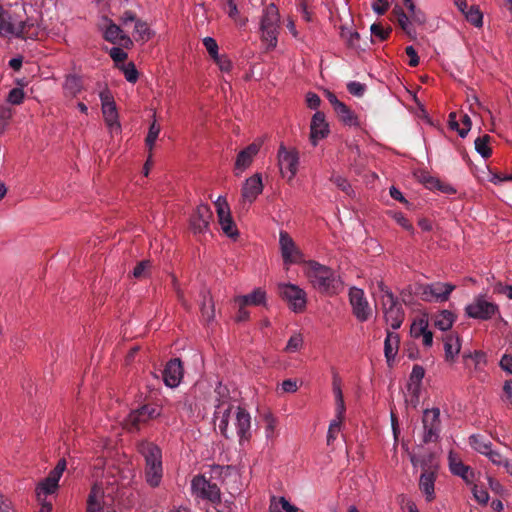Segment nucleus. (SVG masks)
I'll list each match as a JSON object with an SVG mask.
<instances>
[{"mask_svg":"<svg viewBox=\"0 0 512 512\" xmlns=\"http://www.w3.org/2000/svg\"><path fill=\"white\" fill-rule=\"evenodd\" d=\"M218 395L215 405L214 418L219 421L218 428L225 438H230L233 432L229 430V421L232 420L239 437V444L243 445L251 439V416L240 406H235V400L229 395L226 387L219 386L216 389Z\"/></svg>","mask_w":512,"mask_h":512,"instance_id":"f257e3e1","label":"nucleus"},{"mask_svg":"<svg viewBox=\"0 0 512 512\" xmlns=\"http://www.w3.org/2000/svg\"><path fill=\"white\" fill-rule=\"evenodd\" d=\"M306 265V276L312 286L320 293L335 295L343 289L340 277L330 267L316 261H308Z\"/></svg>","mask_w":512,"mask_h":512,"instance_id":"f03ea898","label":"nucleus"},{"mask_svg":"<svg viewBox=\"0 0 512 512\" xmlns=\"http://www.w3.org/2000/svg\"><path fill=\"white\" fill-rule=\"evenodd\" d=\"M139 453L145 459V479L151 487H158L163 476L161 449L149 441H142L138 445Z\"/></svg>","mask_w":512,"mask_h":512,"instance_id":"7ed1b4c3","label":"nucleus"},{"mask_svg":"<svg viewBox=\"0 0 512 512\" xmlns=\"http://www.w3.org/2000/svg\"><path fill=\"white\" fill-rule=\"evenodd\" d=\"M455 285L450 283L435 282L431 284H416L414 295L425 302H444L449 299Z\"/></svg>","mask_w":512,"mask_h":512,"instance_id":"20e7f679","label":"nucleus"},{"mask_svg":"<svg viewBox=\"0 0 512 512\" xmlns=\"http://www.w3.org/2000/svg\"><path fill=\"white\" fill-rule=\"evenodd\" d=\"M279 12L277 7L271 3L263 10L261 18L262 39L268 43L269 48H275L277 45V34L279 29Z\"/></svg>","mask_w":512,"mask_h":512,"instance_id":"39448f33","label":"nucleus"},{"mask_svg":"<svg viewBox=\"0 0 512 512\" xmlns=\"http://www.w3.org/2000/svg\"><path fill=\"white\" fill-rule=\"evenodd\" d=\"M191 492L196 499L209 501L213 505L221 502V491L216 483L204 475H196L191 481Z\"/></svg>","mask_w":512,"mask_h":512,"instance_id":"423d86ee","label":"nucleus"},{"mask_svg":"<svg viewBox=\"0 0 512 512\" xmlns=\"http://www.w3.org/2000/svg\"><path fill=\"white\" fill-rule=\"evenodd\" d=\"M161 415V408L157 404H144L132 410L125 419V428L130 431L140 430L142 425Z\"/></svg>","mask_w":512,"mask_h":512,"instance_id":"0eeeda50","label":"nucleus"},{"mask_svg":"<svg viewBox=\"0 0 512 512\" xmlns=\"http://www.w3.org/2000/svg\"><path fill=\"white\" fill-rule=\"evenodd\" d=\"M423 443L436 442L441 432L439 408L425 409L422 416Z\"/></svg>","mask_w":512,"mask_h":512,"instance_id":"6e6552de","label":"nucleus"},{"mask_svg":"<svg viewBox=\"0 0 512 512\" xmlns=\"http://www.w3.org/2000/svg\"><path fill=\"white\" fill-rule=\"evenodd\" d=\"M278 293L294 312H302L306 307V292L294 284L281 283Z\"/></svg>","mask_w":512,"mask_h":512,"instance_id":"1a4fd4ad","label":"nucleus"},{"mask_svg":"<svg viewBox=\"0 0 512 512\" xmlns=\"http://www.w3.org/2000/svg\"><path fill=\"white\" fill-rule=\"evenodd\" d=\"M465 311L470 318L489 320L499 313V307L480 295L475 297L473 302L466 306Z\"/></svg>","mask_w":512,"mask_h":512,"instance_id":"9d476101","label":"nucleus"},{"mask_svg":"<svg viewBox=\"0 0 512 512\" xmlns=\"http://www.w3.org/2000/svg\"><path fill=\"white\" fill-rule=\"evenodd\" d=\"M349 301L352 307L353 315L357 318V320L360 322H365L370 318L372 314V308L362 289L357 287L350 288Z\"/></svg>","mask_w":512,"mask_h":512,"instance_id":"9b49d317","label":"nucleus"},{"mask_svg":"<svg viewBox=\"0 0 512 512\" xmlns=\"http://www.w3.org/2000/svg\"><path fill=\"white\" fill-rule=\"evenodd\" d=\"M277 156L281 174L285 176L288 173V181H291L298 170V151L296 149H287L283 144H281Z\"/></svg>","mask_w":512,"mask_h":512,"instance_id":"f8f14e48","label":"nucleus"},{"mask_svg":"<svg viewBox=\"0 0 512 512\" xmlns=\"http://www.w3.org/2000/svg\"><path fill=\"white\" fill-rule=\"evenodd\" d=\"M279 244L281 255L285 264H298L304 261L303 253L296 246L294 240L287 232H280Z\"/></svg>","mask_w":512,"mask_h":512,"instance_id":"ddd939ff","label":"nucleus"},{"mask_svg":"<svg viewBox=\"0 0 512 512\" xmlns=\"http://www.w3.org/2000/svg\"><path fill=\"white\" fill-rule=\"evenodd\" d=\"M218 222L223 232L230 238H236L238 236V230L231 217L230 209L225 198L218 197L215 202Z\"/></svg>","mask_w":512,"mask_h":512,"instance_id":"4468645a","label":"nucleus"},{"mask_svg":"<svg viewBox=\"0 0 512 512\" xmlns=\"http://www.w3.org/2000/svg\"><path fill=\"white\" fill-rule=\"evenodd\" d=\"M102 102V112L106 124L109 126L111 132H120L121 125L118 121V112L115 106V102L107 93L100 94Z\"/></svg>","mask_w":512,"mask_h":512,"instance_id":"2eb2a0df","label":"nucleus"},{"mask_svg":"<svg viewBox=\"0 0 512 512\" xmlns=\"http://www.w3.org/2000/svg\"><path fill=\"white\" fill-rule=\"evenodd\" d=\"M212 215V211L208 205L200 204L190 218L192 231L196 234L208 230Z\"/></svg>","mask_w":512,"mask_h":512,"instance_id":"dca6fc26","label":"nucleus"},{"mask_svg":"<svg viewBox=\"0 0 512 512\" xmlns=\"http://www.w3.org/2000/svg\"><path fill=\"white\" fill-rule=\"evenodd\" d=\"M163 381L170 388L177 387L183 377V367L179 358L171 359L162 371Z\"/></svg>","mask_w":512,"mask_h":512,"instance_id":"f3484780","label":"nucleus"},{"mask_svg":"<svg viewBox=\"0 0 512 512\" xmlns=\"http://www.w3.org/2000/svg\"><path fill=\"white\" fill-rule=\"evenodd\" d=\"M104 38L106 41L112 44H119L125 49H131L133 47V40L124 33L121 25H117L112 21L105 29Z\"/></svg>","mask_w":512,"mask_h":512,"instance_id":"a211bd4d","label":"nucleus"},{"mask_svg":"<svg viewBox=\"0 0 512 512\" xmlns=\"http://www.w3.org/2000/svg\"><path fill=\"white\" fill-rule=\"evenodd\" d=\"M259 150V144L251 143L238 153L234 165V173L236 176H239L252 164L253 159L258 154Z\"/></svg>","mask_w":512,"mask_h":512,"instance_id":"6ab92c4d","label":"nucleus"},{"mask_svg":"<svg viewBox=\"0 0 512 512\" xmlns=\"http://www.w3.org/2000/svg\"><path fill=\"white\" fill-rule=\"evenodd\" d=\"M263 191L262 178L259 173L249 177L242 187V199L243 202L251 204Z\"/></svg>","mask_w":512,"mask_h":512,"instance_id":"aec40b11","label":"nucleus"},{"mask_svg":"<svg viewBox=\"0 0 512 512\" xmlns=\"http://www.w3.org/2000/svg\"><path fill=\"white\" fill-rule=\"evenodd\" d=\"M18 19L8 10L0 6V36H15L18 38L21 30H18Z\"/></svg>","mask_w":512,"mask_h":512,"instance_id":"412c9836","label":"nucleus"},{"mask_svg":"<svg viewBox=\"0 0 512 512\" xmlns=\"http://www.w3.org/2000/svg\"><path fill=\"white\" fill-rule=\"evenodd\" d=\"M328 124L325 121V115L321 111H317L311 120L310 124V140L314 146L318 141L328 134Z\"/></svg>","mask_w":512,"mask_h":512,"instance_id":"4be33fe9","label":"nucleus"},{"mask_svg":"<svg viewBox=\"0 0 512 512\" xmlns=\"http://www.w3.org/2000/svg\"><path fill=\"white\" fill-rule=\"evenodd\" d=\"M449 468L452 474L461 477L465 482L471 483L475 473L470 466L465 465L460 458L453 453L449 454Z\"/></svg>","mask_w":512,"mask_h":512,"instance_id":"5701e85b","label":"nucleus"},{"mask_svg":"<svg viewBox=\"0 0 512 512\" xmlns=\"http://www.w3.org/2000/svg\"><path fill=\"white\" fill-rule=\"evenodd\" d=\"M392 15L405 34L412 40L416 39V31L411 24L409 15L404 12L403 8L396 5L392 10Z\"/></svg>","mask_w":512,"mask_h":512,"instance_id":"b1692460","label":"nucleus"},{"mask_svg":"<svg viewBox=\"0 0 512 512\" xmlns=\"http://www.w3.org/2000/svg\"><path fill=\"white\" fill-rule=\"evenodd\" d=\"M411 463L414 467H420L422 473H436L438 463L433 454H425L422 456H411Z\"/></svg>","mask_w":512,"mask_h":512,"instance_id":"393cba45","label":"nucleus"},{"mask_svg":"<svg viewBox=\"0 0 512 512\" xmlns=\"http://www.w3.org/2000/svg\"><path fill=\"white\" fill-rule=\"evenodd\" d=\"M202 304H201V315L206 323H210L215 317V306L214 301L210 293L206 290L201 292Z\"/></svg>","mask_w":512,"mask_h":512,"instance_id":"a878e982","label":"nucleus"},{"mask_svg":"<svg viewBox=\"0 0 512 512\" xmlns=\"http://www.w3.org/2000/svg\"><path fill=\"white\" fill-rule=\"evenodd\" d=\"M460 341L457 335L447 334L444 338V350L447 361H453L455 356L460 352Z\"/></svg>","mask_w":512,"mask_h":512,"instance_id":"bb28decb","label":"nucleus"},{"mask_svg":"<svg viewBox=\"0 0 512 512\" xmlns=\"http://www.w3.org/2000/svg\"><path fill=\"white\" fill-rule=\"evenodd\" d=\"M436 473H422L419 479V488L425 494L427 501L434 499V483Z\"/></svg>","mask_w":512,"mask_h":512,"instance_id":"cd10ccee","label":"nucleus"},{"mask_svg":"<svg viewBox=\"0 0 512 512\" xmlns=\"http://www.w3.org/2000/svg\"><path fill=\"white\" fill-rule=\"evenodd\" d=\"M265 297V291L261 288H257L250 294L236 296L234 302L246 305H261L265 303Z\"/></svg>","mask_w":512,"mask_h":512,"instance_id":"c85d7f7f","label":"nucleus"},{"mask_svg":"<svg viewBox=\"0 0 512 512\" xmlns=\"http://www.w3.org/2000/svg\"><path fill=\"white\" fill-rule=\"evenodd\" d=\"M404 318L405 312L402 305L384 313V319L386 323L389 324L394 330H397L401 327Z\"/></svg>","mask_w":512,"mask_h":512,"instance_id":"c756f323","label":"nucleus"},{"mask_svg":"<svg viewBox=\"0 0 512 512\" xmlns=\"http://www.w3.org/2000/svg\"><path fill=\"white\" fill-rule=\"evenodd\" d=\"M399 341L400 338L397 333L387 331V335L384 341V353L388 362L395 357L398 350Z\"/></svg>","mask_w":512,"mask_h":512,"instance_id":"7c9ffc66","label":"nucleus"},{"mask_svg":"<svg viewBox=\"0 0 512 512\" xmlns=\"http://www.w3.org/2000/svg\"><path fill=\"white\" fill-rule=\"evenodd\" d=\"M83 88L82 80L76 75H67L63 85L66 95L75 97Z\"/></svg>","mask_w":512,"mask_h":512,"instance_id":"2f4dec72","label":"nucleus"},{"mask_svg":"<svg viewBox=\"0 0 512 512\" xmlns=\"http://www.w3.org/2000/svg\"><path fill=\"white\" fill-rule=\"evenodd\" d=\"M403 3L409 12L408 15L412 25H423L426 22L425 13L422 10L418 9L413 1L403 0Z\"/></svg>","mask_w":512,"mask_h":512,"instance_id":"473e14b6","label":"nucleus"},{"mask_svg":"<svg viewBox=\"0 0 512 512\" xmlns=\"http://www.w3.org/2000/svg\"><path fill=\"white\" fill-rule=\"evenodd\" d=\"M469 443L477 452L486 455L490 450L492 443L483 435H471Z\"/></svg>","mask_w":512,"mask_h":512,"instance_id":"72a5a7b5","label":"nucleus"},{"mask_svg":"<svg viewBox=\"0 0 512 512\" xmlns=\"http://www.w3.org/2000/svg\"><path fill=\"white\" fill-rule=\"evenodd\" d=\"M60 478V475L54 474V472L51 471L48 477L39 485L38 495L40 496L41 492H43L44 494L54 493L58 487V482Z\"/></svg>","mask_w":512,"mask_h":512,"instance_id":"f704fd0d","label":"nucleus"},{"mask_svg":"<svg viewBox=\"0 0 512 512\" xmlns=\"http://www.w3.org/2000/svg\"><path fill=\"white\" fill-rule=\"evenodd\" d=\"M151 35H152V33H151V30H150L147 22H145L144 20L139 18L134 23V38H135V40L145 42L151 38Z\"/></svg>","mask_w":512,"mask_h":512,"instance_id":"c9c22d12","label":"nucleus"},{"mask_svg":"<svg viewBox=\"0 0 512 512\" xmlns=\"http://www.w3.org/2000/svg\"><path fill=\"white\" fill-rule=\"evenodd\" d=\"M335 112L344 124L349 126L357 125V116L346 104L338 105Z\"/></svg>","mask_w":512,"mask_h":512,"instance_id":"e433bc0d","label":"nucleus"},{"mask_svg":"<svg viewBox=\"0 0 512 512\" xmlns=\"http://www.w3.org/2000/svg\"><path fill=\"white\" fill-rule=\"evenodd\" d=\"M454 319V315L450 311L443 310L436 316L435 326L442 331H447L452 327Z\"/></svg>","mask_w":512,"mask_h":512,"instance_id":"4c0bfd02","label":"nucleus"},{"mask_svg":"<svg viewBox=\"0 0 512 512\" xmlns=\"http://www.w3.org/2000/svg\"><path fill=\"white\" fill-rule=\"evenodd\" d=\"M491 137L488 134L479 136L475 139V150L483 157L489 158L492 154L491 148L489 147Z\"/></svg>","mask_w":512,"mask_h":512,"instance_id":"58836bf2","label":"nucleus"},{"mask_svg":"<svg viewBox=\"0 0 512 512\" xmlns=\"http://www.w3.org/2000/svg\"><path fill=\"white\" fill-rule=\"evenodd\" d=\"M468 22L475 27H481L483 24V15L478 6L472 5L463 13Z\"/></svg>","mask_w":512,"mask_h":512,"instance_id":"ea45409f","label":"nucleus"},{"mask_svg":"<svg viewBox=\"0 0 512 512\" xmlns=\"http://www.w3.org/2000/svg\"><path fill=\"white\" fill-rule=\"evenodd\" d=\"M370 30L372 36L378 38L380 41L387 40L392 32V28L390 26L385 28L381 23L372 24Z\"/></svg>","mask_w":512,"mask_h":512,"instance_id":"a19ab883","label":"nucleus"},{"mask_svg":"<svg viewBox=\"0 0 512 512\" xmlns=\"http://www.w3.org/2000/svg\"><path fill=\"white\" fill-rule=\"evenodd\" d=\"M380 301L383 314L386 311H390L391 309L397 308L402 305L399 299L393 293H388L386 297H381Z\"/></svg>","mask_w":512,"mask_h":512,"instance_id":"79ce46f5","label":"nucleus"},{"mask_svg":"<svg viewBox=\"0 0 512 512\" xmlns=\"http://www.w3.org/2000/svg\"><path fill=\"white\" fill-rule=\"evenodd\" d=\"M160 130H161L160 125L156 123V120H154L150 124L149 131H148V134L145 139V143L149 147V150H152V148L158 138Z\"/></svg>","mask_w":512,"mask_h":512,"instance_id":"37998d69","label":"nucleus"},{"mask_svg":"<svg viewBox=\"0 0 512 512\" xmlns=\"http://www.w3.org/2000/svg\"><path fill=\"white\" fill-rule=\"evenodd\" d=\"M330 181L333 182L345 194H347L349 196L352 194V192H353L352 187L346 178H344L340 175H337V174H332L330 177Z\"/></svg>","mask_w":512,"mask_h":512,"instance_id":"c03bdc74","label":"nucleus"},{"mask_svg":"<svg viewBox=\"0 0 512 512\" xmlns=\"http://www.w3.org/2000/svg\"><path fill=\"white\" fill-rule=\"evenodd\" d=\"M428 322L427 320L421 318L417 321H414L411 325V335L414 338H419L422 336L428 329Z\"/></svg>","mask_w":512,"mask_h":512,"instance_id":"a18cd8bd","label":"nucleus"},{"mask_svg":"<svg viewBox=\"0 0 512 512\" xmlns=\"http://www.w3.org/2000/svg\"><path fill=\"white\" fill-rule=\"evenodd\" d=\"M303 345V338L301 334L295 333L293 334L287 342L285 347V351L288 353H293L298 351Z\"/></svg>","mask_w":512,"mask_h":512,"instance_id":"49530a36","label":"nucleus"},{"mask_svg":"<svg viewBox=\"0 0 512 512\" xmlns=\"http://www.w3.org/2000/svg\"><path fill=\"white\" fill-rule=\"evenodd\" d=\"M341 37L346 41V43L349 47H351V48L358 47V41L360 38V35L358 32L342 29Z\"/></svg>","mask_w":512,"mask_h":512,"instance_id":"de8ad7c7","label":"nucleus"},{"mask_svg":"<svg viewBox=\"0 0 512 512\" xmlns=\"http://www.w3.org/2000/svg\"><path fill=\"white\" fill-rule=\"evenodd\" d=\"M33 27H34V23L32 21H30L29 19L19 20L18 21V30H21V33H19L18 38H21V39L32 38L33 34L30 32V30Z\"/></svg>","mask_w":512,"mask_h":512,"instance_id":"09e8293b","label":"nucleus"},{"mask_svg":"<svg viewBox=\"0 0 512 512\" xmlns=\"http://www.w3.org/2000/svg\"><path fill=\"white\" fill-rule=\"evenodd\" d=\"M424 375H425V370L422 366H420V365L413 366L412 372L410 374V381L412 382V384L415 385L416 389L419 388L421 381L424 378Z\"/></svg>","mask_w":512,"mask_h":512,"instance_id":"8fccbe9b","label":"nucleus"},{"mask_svg":"<svg viewBox=\"0 0 512 512\" xmlns=\"http://www.w3.org/2000/svg\"><path fill=\"white\" fill-rule=\"evenodd\" d=\"M472 492H473V496H474L475 500L479 504H482V505L487 504V502L489 500V494L484 487L474 485Z\"/></svg>","mask_w":512,"mask_h":512,"instance_id":"3c124183","label":"nucleus"},{"mask_svg":"<svg viewBox=\"0 0 512 512\" xmlns=\"http://www.w3.org/2000/svg\"><path fill=\"white\" fill-rule=\"evenodd\" d=\"M139 17L132 10H125L119 16V22L121 26L127 27L131 23H135Z\"/></svg>","mask_w":512,"mask_h":512,"instance_id":"603ef678","label":"nucleus"},{"mask_svg":"<svg viewBox=\"0 0 512 512\" xmlns=\"http://www.w3.org/2000/svg\"><path fill=\"white\" fill-rule=\"evenodd\" d=\"M150 267L151 263L148 260H143L139 262L133 269V276L137 279L144 278L147 275V272Z\"/></svg>","mask_w":512,"mask_h":512,"instance_id":"864d4df0","label":"nucleus"},{"mask_svg":"<svg viewBox=\"0 0 512 512\" xmlns=\"http://www.w3.org/2000/svg\"><path fill=\"white\" fill-rule=\"evenodd\" d=\"M24 92L21 88H13L10 90L7 101L13 105H19L23 102Z\"/></svg>","mask_w":512,"mask_h":512,"instance_id":"5fc2aeb1","label":"nucleus"},{"mask_svg":"<svg viewBox=\"0 0 512 512\" xmlns=\"http://www.w3.org/2000/svg\"><path fill=\"white\" fill-rule=\"evenodd\" d=\"M347 90L350 94L356 97H362L364 95L366 87L364 84L360 82L351 81L347 84Z\"/></svg>","mask_w":512,"mask_h":512,"instance_id":"6e6d98bb","label":"nucleus"},{"mask_svg":"<svg viewBox=\"0 0 512 512\" xmlns=\"http://www.w3.org/2000/svg\"><path fill=\"white\" fill-rule=\"evenodd\" d=\"M125 79L130 83H135L138 79V71L134 63L130 62L123 68Z\"/></svg>","mask_w":512,"mask_h":512,"instance_id":"4d7b16f0","label":"nucleus"},{"mask_svg":"<svg viewBox=\"0 0 512 512\" xmlns=\"http://www.w3.org/2000/svg\"><path fill=\"white\" fill-rule=\"evenodd\" d=\"M123 49V47H112L110 49L109 55L115 63H122L127 59L128 54Z\"/></svg>","mask_w":512,"mask_h":512,"instance_id":"13d9d810","label":"nucleus"},{"mask_svg":"<svg viewBox=\"0 0 512 512\" xmlns=\"http://www.w3.org/2000/svg\"><path fill=\"white\" fill-rule=\"evenodd\" d=\"M203 44L212 59L218 55V44L215 39L206 37L203 39Z\"/></svg>","mask_w":512,"mask_h":512,"instance_id":"bf43d9fd","label":"nucleus"},{"mask_svg":"<svg viewBox=\"0 0 512 512\" xmlns=\"http://www.w3.org/2000/svg\"><path fill=\"white\" fill-rule=\"evenodd\" d=\"M465 364L468 365V361L471 360L474 362L475 366L480 365L485 362V355L480 351H475L474 353L464 354L463 355Z\"/></svg>","mask_w":512,"mask_h":512,"instance_id":"052dcab7","label":"nucleus"},{"mask_svg":"<svg viewBox=\"0 0 512 512\" xmlns=\"http://www.w3.org/2000/svg\"><path fill=\"white\" fill-rule=\"evenodd\" d=\"M213 60L223 72H229L232 68V62L225 55L218 54Z\"/></svg>","mask_w":512,"mask_h":512,"instance_id":"680f3d73","label":"nucleus"},{"mask_svg":"<svg viewBox=\"0 0 512 512\" xmlns=\"http://www.w3.org/2000/svg\"><path fill=\"white\" fill-rule=\"evenodd\" d=\"M371 6L376 14L384 15L389 8V2L388 0H375L372 2Z\"/></svg>","mask_w":512,"mask_h":512,"instance_id":"e2e57ef3","label":"nucleus"},{"mask_svg":"<svg viewBox=\"0 0 512 512\" xmlns=\"http://www.w3.org/2000/svg\"><path fill=\"white\" fill-rule=\"evenodd\" d=\"M265 421H266V427H265L266 438L267 439L273 438L277 422H276L275 418H273L272 416H267L265 418Z\"/></svg>","mask_w":512,"mask_h":512,"instance_id":"0e129e2a","label":"nucleus"},{"mask_svg":"<svg viewBox=\"0 0 512 512\" xmlns=\"http://www.w3.org/2000/svg\"><path fill=\"white\" fill-rule=\"evenodd\" d=\"M340 424H341V422H339L337 420H333L330 423L329 429H328V434H327V443L328 444H330L332 441H334L336 439V434L340 430Z\"/></svg>","mask_w":512,"mask_h":512,"instance_id":"69168bd1","label":"nucleus"},{"mask_svg":"<svg viewBox=\"0 0 512 512\" xmlns=\"http://www.w3.org/2000/svg\"><path fill=\"white\" fill-rule=\"evenodd\" d=\"M405 53L409 57V62H408L409 66L410 67L418 66V64H419V57H418V54H417L416 50L414 49V47L413 46H407L405 48Z\"/></svg>","mask_w":512,"mask_h":512,"instance_id":"338daca9","label":"nucleus"},{"mask_svg":"<svg viewBox=\"0 0 512 512\" xmlns=\"http://www.w3.org/2000/svg\"><path fill=\"white\" fill-rule=\"evenodd\" d=\"M500 367L512 374V355L504 354L500 360Z\"/></svg>","mask_w":512,"mask_h":512,"instance_id":"774afa93","label":"nucleus"}]
</instances>
